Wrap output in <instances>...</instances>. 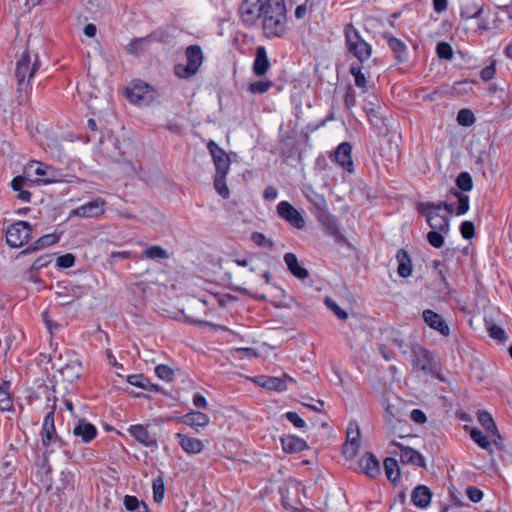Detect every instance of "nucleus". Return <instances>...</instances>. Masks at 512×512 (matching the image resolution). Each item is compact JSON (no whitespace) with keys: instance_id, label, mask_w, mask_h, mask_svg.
<instances>
[{"instance_id":"nucleus-1","label":"nucleus","mask_w":512,"mask_h":512,"mask_svg":"<svg viewBox=\"0 0 512 512\" xmlns=\"http://www.w3.org/2000/svg\"><path fill=\"white\" fill-rule=\"evenodd\" d=\"M40 64L38 55H32L27 49L17 59L14 75L17 80L16 98L19 105H24L28 102L32 90L31 80L39 69Z\"/></svg>"},{"instance_id":"nucleus-2","label":"nucleus","mask_w":512,"mask_h":512,"mask_svg":"<svg viewBox=\"0 0 512 512\" xmlns=\"http://www.w3.org/2000/svg\"><path fill=\"white\" fill-rule=\"evenodd\" d=\"M261 19L263 35L266 38L283 37L287 30L285 0H265Z\"/></svg>"},{"instance_id":"nucleus-3","label":"nucleus","mask_w":512,"mask_h":512,"mask_svg":"<svg viewBox=\"0 0 512 512\" xmlns=\"http://www.w3.org/2000/svg\"><path fill=\"white\" fill-rule=\"evenodd\" d=\"M344 36L347 51L352 54L359 63H364L371 57L372 46L362 38L360 32L352 23L345 25Z\"/></svg>"},{"instance_id":"nucleus-4","label":"nucleus","mask_w":512,"mask_h":512,"mask_svg":"<svg viewBox=\"0 0 512 512\" xmlns=\"http://www.w3.org/2000/svg\"><path fill=\"white\" fill-rule=\"evenodd\" d=\"M185 55L187 64H177L174 67L175 75L184 79L194 76L203 63V53L199 45L188 46L185 50Z\"/></svg>"},{"instance_id":"nucleus-5","label":"nucleus","mask_w":512,"mask_h":512,"mask_svg":"<svg viewBox=\"0 0 512 512\" xmlns=\"http://www.w3.org/2000/svg\"><path fill=\"white\" fill-rule=\"evenodd\" d=\"M32 227L26 221H17L6 230V242L12 248L26 244L31 237Z\"/></svg>"},{"instance_id":"nucleus-6","label":"nucleus","mask_w":512,"mask_h":512,"mask_svg":"<svg viewBox=\"0 0 512 512\" xmlns=\"http://www.w3.org/2000/svg\"><path fill=\"white\" fill-rule=\"evenodd\" d=\"M57 398L55 396L47 397V404L45 409L47 413L44 417L40 436L43 446L46 450L51 447V435L56 431L55 423H54V413L56 409Z\"/></svg>"},{"instance_id":"nucleus-7","label":"nucleus","mask_w":512,"mask_h":512,"mask_svg":"<svg viewBox=\"0 0 512 512\" xmlns=\"http://www.w3.org/2000/svg\"><path fill=\"white\" fill-rule=\"evenodd\" d=\"M265 0H243L239 13L243 24L247 27L254 26L262 17Z\"/></svg>"},{"instance_id":"nucleus-8","label":"nucleus","mask_w":512,"mask_h":512,"mask_svg":"<svg viewBox=\"0 0 512 512\" xmlns=\"http://www.w3.org/2000/svg\"><path fill=\"white\" fill-rule=\"evenodd\" d=\"M34 166V173L38 176L36 182L47 185L64 181L65 174L61 169L38 161L32 162L29 168Z\"/></svg>"},{"instance_id":"nucleus-9","label":"nucleus","mask_w":512,"mask_h":512,"mask_svg":"<svg viewBox=\"0 0 512 512\" xmlns=\"http://www.w3.org/2000/svg\"><path fill=\"white\" fill-rule=\"evenodd\" d=\"M417 210L426 217V221L431 229L439 230L444 234L449 233L450 219L448 215H441L437 209H425L424 202L418 204Z\"/></svg>"},{"instance_id":"nucleus-10","label":"nucleus","mask_w":512,"mask_h":512,"mask_svg":"<svg viewBox=\"0 0 512 512\" xmlns=\"http://www.w3.org/2000/svg\"><path fill=\"white\" fill-rule=\"evenodd\" d=\"M207 149L215 165V174H228L231 165L228 154L213 140L208 142Z\"/></svg>"},{"instance_id":"nucleus-11","label":"nucleus","mask_w":512,"mask_h":512,"mask_svg":"<svg viewBox=\"0 0 512 512\" xmlns=\"http://www.w3.org/2000/svg\"><path fill=\"white\" fill-rule=\"evenodd\" d=\"M277 214L280 218L288 222L297 229L305 226V220L300 212L287 201H281L277 205Z\"/></svg>"},{"instance_id":"nucleus-12","label":"nucleus","mask_w":512,"mask_h":512,"mask_svg":"<svg viewBox=\"0 0 512 512\" xmlns=\"http://www.w3.org/2000/svg\"><path fill=\"white\" fill-rule=\"evenodd\" d=\"M413 354V364L416 368L432 372L435 368L434 357L432 353L420 345H415L411 348Z\"/></svg>"},{"instance_id":"nucleus-13","label":"nucleus","mask_w":512,"mask_h":512,"mask_svg":"<svg viewBox=\"0 0 512 512\" xmlns=\"http://www.w3.org/2000/svg\"><path fill=\"white\" fill-rule=\"evenodd\" d=\"M255 382L268 390L283 392L287 390V383H294L295 380L284 374L283 377H273V376H258L255 379Z\"/></svg>"},{"instance_id":"nucleus-14","label":"nucleus","mask_w":512,"mask_h":512,"mask_svg":"<svg viewBox=\"0 0 512 512\" xmlns=\"http://www.w3.org/2000/svg\"><path fill=\"white\" fill-rule=\"evenodd\" d=\"M392 445L396 446L400 450V460L403 464L425 467V459L417 450L404 446L398 442H393Z\"/></svg>"},{"instance_id":"nucleus-15","label":"nucleus","mask_w":512,"mask_h":512,"mask_svg":"<svg viewBox=\"0 0 512 512\" xmlns=\"http://www.w3.org/2000/svg\"><path fill=\"white\" fill-rule=\"evenodd\" d=\"M424 322L431 328L438 331L443 336L450 334V328L442 316L433 310L426 309L422 313Z\"/></svg>"},{"instance_id":"nucleus-16","label":"nucleus","mask_w":512,"mask_h":512,"mask_svg":"<svg viewBox=\"0 0 512 512\" xmlns=\"http://www.w3.org/2000/svg\"><path fill=\"white\" fill-rule=\"evenodd\" d=\"M128 432L133 436L139 443L146 447L157 448L158 443L155 435H152L146 426L142 424L131 425L128 428Z\"/></svg>"},{"instance_id":"nucleus-17","label":"nucleus","mask_w":512,"mask_h":512,"mask_svg":"<svg viewBox=\"0 0 512 512\" xmlns=\"http://www.w3.org/2000/svg\"><path fill=\"white\" fill-rule=\"evenodd\" d=\"M352 146L349 142L341 143L335 151L336 162L347 172L354 171V164L351 156Z\"/></svg>"},{"instance_id":"nucleus-18","label":"nucleus","mask_w":512,"mask_h":512,"mask_svg":"<svg viewBox=\"0 0 512 512\" xmlns=\"http://www.w3.org/2000/svg\"><path fill=\"white\" fill-rule=\"evenodd\" d=\"M270 61L267 55V50L264 46H258L255 52V59L253 62L252 71L255 76L262 77L267 74L270 69Z\"/></svg>"},{"instance_id":"nucleus-19","label":"nucleus","mask_w":512,"mask_h":512,"mask_svg":"<svg viewBox=\"0 0 512 512\" xmlns=\"http://www.w3.org/2000/svg\"><path fill=\"white\" fill-rule=\"evenodd\" d=\"M75 215L86 218L98 217L104 213V201L96 199L74 210Z\"/></svg>"},{"instance_id":"nucleus-20","label":"nucleus","mask_w":512,"mask_h":512,"mask_svg":"<svg viewBox=\"0 0 512 512\" xmlns=\"http://www.w3.org/2000/svg\"><path fill=\"white\" fill-rule=\"evenodd\" d=\"M280 442L283 451L289 454L299 453L308 448L306 441L296 435H283Z\"/></svg>"},{"instance_id":"nucleus-21","label":"nucleus","mask_w":512,"mask_h":512,"mask_svg":"<svg viewBox=\"0 0 512 512\" xmlns=\"http://www.w3.org/2000/svg\"><path fill=\"white\" fill-rule=\"evenodd\" d=\"M16 484L9 478L0 482V506L10 505L17 500Z\"/></svg>"},{"instance_id":"nucleus-22","label":"nucleus","mask_w":512,"mask_h":512,"mask_svg":"<svg viewBox=\"0 0 512 512\" xmlns=\"http://www.w3.org/2000/svg\"><path fill=\"white\" fill-rule=\"evenodd\" d=\"M360 469L369 477L375 478L380 474V463L374 454L367 452L359 460Z\"/></svg>"},{"instance_id":"nucleus-23","label":"nucleus","mask_w":512,"mask_h":512,"mask_svg":"<svg viewBox=\"0 0 512 512\" xmlns=\"http://www.w3.org/2000/svg\"><path fill=\"white\" fill-rule=\"evenodd\" d=\"M477 419L479 423L483 426V428L487 431L489 436L493 438V442L498 444L497 440H501V436L498 432L497 426L491 416V414L487 411L480 410L477 413Z\"/></svg>"},{"instance_id":"nucleus-24","label":"nucleus","mask_w":512,"mask_h":512,"mask_svg":"<svg viewBox=\"0 0 512 512\" xmlns=\"http://www.w3.org/2000/svg\"><path fill=\"white\" fill-rule=\"evenodd\" d=\"M432 498V492L426 485L416 486L411 493V501L418 508L429 506Z\"/></svg>"},{"instance_id":"nucleus-25","label":"nucleus","mask_w":512,"mask_h":512,"mask_svg":"<svg viewBox=\"0 0 512 512\" xmlns=\"http://www.w3.org/2000/svg\"><path fill=\"white\" fill-rule=\"evenodd\" d=\"M73 434L80 437L84 443H88L97 436V429L93 424L80 419L73 429Z\"/></svg>"},{"instance_id":"nucleus-26","label":"nucleus","mask_w":512,"mask_h":512,"mask_svg":"<svg viewBox=\"0 0 512 512\" xmlns=\"http://www.w3.org/2000/svg\"><path fill=\"white\" fill-rule=\"evenodd\" d=\"M179 445L188 454H198L204 449V444L198 438L189 437L182 433L176 434Z\"/></svg>"},{"instance_id":"nucleus-27","label":"nucleus","mask_w":512,"mask_h":512,"mask_svg":"<svg viewBox=\"0 0 512 512\" xmlns=\"http://www.w3.org/2000/svg\"><path fill=\"white\" fill-rule=\"evenodd\" d=\"M284 262L290 273L298 279L304 280L309 277V272L306 268L302 267L294 253H286L284 255Z\"/></svg>"},{"instance_id":"nucleus-28","label":"nucleus","mask_w":512,"mask_h":512,"mask_svg":"<svg viewBox=\"0 0 512 512\" xmlns=\"http://www.w3.org/2000/svg\"><path fill=\"white\" fill-rule=\"evenodd\" d=\"M209 417L200 411H190L181 417V422L193 428H203L209 424Z\"/></svg>"},{"instance_id":"nucleus-29","label":"nucleus","mask_w":512,"mask_h":512,"mask_svg":"<svg viewBox=\"0 0 512 512\" xmlns=\"http://www.w3.org/2000/svg\"><path fill=\"white\" fill-rule=\"evenodd\" d=\"M398 263L397 273L402 278H407L412 274V261L409 253L405 249H399L396 254Z\"/></svg>"},{"instance_id":"nucleus-30","label":"nucleus","mask_w":512,"mask_h":512,"mask_svg":"<svg viewBox=\"0 0 512 512\" xmlns=\"http://www.w3.org/2000/svg\"><path fill=\"white\" fill-rule=\"evenodd\" d=\"M353 432L349 429L347 430V441L343 445V454L347 459L353 458L360 446V431L357 425H355V437H351Z\"/></svg>"},{"instance_id":"nucleus-31","label":"nucleus","mask_w":512,"mask_h":512,"mask_svg":"<svg viewBox=\"0 0 512 512\" xmlns=\"http://www.w3.org/2000/svg\"><path fill=\"white\" fill-rule=\"evenodd\" d=\"M384 338L387 343L394 344L403 353H407V344L404 335L395 328H386L383 331Z\"/></svg>"},{"instance_id":"nucleus-32","label":"nucleus","mask_w":512,"mask_h":512,"mask_svg":"<svg viewBox=\"0 0 512 512\" xmlns=\"http://www.w3.org/2000/svg\"><path fill=\"white\" fill-rule=\"evenodd\" d=\"M127 382L135 387L142 388L149 392H163L162 388L159 385L153 384L148 378H146L142 374L129 375L127 377Z\"/></svg>"},{"instance_id":"nucleus-33","label":"nucleus","mask_w":512,"mask_h":512,"mask_svg":"<svg viewBox=\"0 0 512 512\" xmlns=\"http://www.w3.org/2000/svg\"><path fill=\"white\" fill-rule=\"evenodd\" d=\"M151 41V36L141 37V38H133L130 43L125 47V51L129 55L140 56L147 49L148 45Z\"/></svg>"},{"instance_id":"nucleus-34","label":"nucleus","mask_w":512,"mask_h":512,"mask_svg":"<svg viewBox=\"0 0 512 512\" xmlns=\"http://www.w3.org/2000/svg\"><path fill=\"white\" fill-rule=\"evenodd\" d=\"M59 241V237L55 234H46L38 238L35 242L31 243L24 251V254L32 253L51 246Z\"/></svg>"},{"instance_id":"nucleus-35","label":"nucleus","mask_w":512,"mask_h":512,"mask_svg":"<svg viewBox=\"0 0 512 512\" xmlns=\"http://www.w3.org/2000/svg\"><path fill=\"white\" fill-rule=\"evenodd\" d=\"M387 39L389 48L395 53V58L398 62L406 60L407 46L404 42L394 36H384Z\"/></svg>"},{"instance_id":"nucleus-36","label":"nucleus","mask_w":512,"mask_h":512,"mask_svg":"<svg viewBox=\"0 0 512 512\" xmlns=\"http://www.w3.org/2000/svg\"><path fill=\"white\" fill-rule=\"evenodd\" d=\"M383 465L387 479L392 483L399 481L401 472L397 460L388 457L384 460Z\"/></svg>"},{"instance_id":"nucleus-37","label":"nucleus","mask_w":512,"mask_h":512,"mask_svg":"<svg viewBox=\"0 0 512 512\" xmlns=\"http://www.w3.org/2000/svg\"><path fill=\"white\" fill-rule=\"evenodd\" d=\"M484 11V5L476 2L467 3L462 6L460 15L463 19H481Z\"/></svg>"},{"instance_id":"nucleus-38","label":"nucleus","mask_w":512,"mask_h":512,"mask_svg":"<svg viewBox=\"0 0 512 512\" xmlns=\"http://www.w3.org/2000/svg\"><path fill=\"white\" fill-rule=\"evenodd\" d=\"M26 178L23 176H16L11 181V188L18 192L17 198L25 201L30 202L31 199V193L28 190L24 189V186L26 185Z\"/></svg>"},{"instance_id":"nucleus-39","label":"nucleus","mask_w":512,"mask_h":512,"mask_svg":"<svg viewBox=\"0 0 512 512\" xmlns=\"http://www.w3.org/2000/svg\"><path fill=\"white\" fill-rule=\"evenodd\" d=\"M82 367L78 362H72L66 364L61 370L60 373L65 380L68 382H73L75 379H78L81 376Z\"/></svg>"},{"instance_id":"nucleus-40","label":"nucleus","mask_w":512,"mask_h":512,"mask_svg":"<svg viewBox=\"0 0 512 512\" xmlns=\"http://www.w3.org/2000/svg\"><path fill=\"white\" fill-rule=\"evenodd\" d=\"M8 388L9 383L6 381L0 385V411L2 412L10 411L13 408V400Z\"/></svg>"},{"instance_id":"nucleus-41","label":"nucleus","mask_w":512,"mask_h":512,"mask_svg":"<svg viewBox=\"0 0 512 512\" xmlns=\"http://www.w3.org/2000/svg\"><path fill=\"white\" fill-rule=\"evenodd\" d=\"M364 110L367 114V118H368L369 122L371 123V125L375 129H377L379 132H381V130L386 126L385 118L380 115V113L377 109H374V108L367 109L365 107Z\"/></svg>"},{"instance_id":"nucleus-42","label":"nucleus","mask_w":512,"mask_h":512,"mask_svg":"<svg viewBox=\"0 0 512 512\" xmlns=\"http://www.w3.org/2000/svg\"><path fill=\"white\" fill-rule=\"evenodd\" d=\"M143 256L147 259H168L169 254L166 249L154 245L149 246L143 251Z\"/></svg>"},{"instance_id":"nucleus-43","label":"nucleus","mask_w":512,"mask_h":512,"mask_svg":"<svg viewBox=\"0 0 512 512\" xmlns=\"http://www.w3.org/2000/svg\"><path fill=\"white\" fill-rule=\"evenodd\" d=\"M349 71L354 77L355 85L359 88H366L367 80L360 64L352 63Z\"/></svg>"},{"instance_id":"nucleus-44","label":"nucleus","mask_w":512,"mask_h":512,"mask_svg":"<svg viewBox=\"0 0 512 512\" xmlns=\"http://www.w3.org/2000/svg\"><path fill=\"white\" fill-rule=\"evenodd\" d=\"M226 175L227 174H215L214 177V187L217 193L222 196L224 199L229 198V189L226 185Z\"/></svg>"},{"instance_id":"nucleus-45","label":"nucleus","mask_w":512,"mask_h":512,"mask_svg":"<svg viewBox=\"0 0 512 512\" xmlns=\"http://www.w3.org/2000/svg\"><path fill=\"white\" fill-rule=\"evenodd\" d=\"M456 186L462 192H469L473 188V180L468 172H461L456 178Z\"/></svg>"},{"instance_id":"nucleus-46","label":"nucleus","mask_w":512,"mask_h":512,"mask_svg":"<svg viewBox=\"0 0 512 512\" xmlns=\"http://www.w3.org/2000/svg\"><path fill=\"white\" fill-rule=\"evenodd\" d=\"M273 85H274V83L272 81H270V80H266V81L260 80V81H256V82L250 83L248 85V91L251 94H264Z\"/></svg>"},{"instance_id":"nucleus-47","label":"nucleus","mask_w":512,"mask_h":512,"mask_svg":"<svg viewBox=\"0 0 512 512\" xmlns=\"http://www.w3.org/2000/svg\"><path fill=\"white\" fill-rule=\"evenodd\" d=\"M470 437L481 448L488 449L490 447L488 436L485 435L480 429L472 428L470 431Z\"/></svg>"},{"instance_id":"nucleus-48","label":"nucleus","mask_w":512,"mask_h":512,"mask_svg":"<svg viewBox=\"0 0 512 512\" xmlns=\"http://www.w3.org/2000/svg\"><path fill=\"white\" fill-rule=\"evenodd\" d=\"M476 121L473 112L469 109H461L457 114V122L461 126H472Z\"/></svg>"},{"instance_id":"nucleus-49","label":"nucleus","mask_w":512,"mask_h":512,"mask_svg":"<svg viewBox=\"0 0 512 512\" xmlns=\"http://www.w3.org/2000/svg\"><path fill=\"white\" fill-rule=\"evenodd\" d=\"M444 233L439 230L429 231L427 233V241L434 248H441L444 245Z\"/></svg>"},{"instance_id":"nucleus-50","label":"nucleus","mask_w":512,"mask_h":512,"mask_svg":"<svg viewBox=\"0 0 512 512\" xmlns=\"http://www.w3.org/2000/svg\"><path fill=\"white\" fill-rule=\"evenodd\" d=\"M153 499L156 503H161L164 499L165 487L161 477L153 480Z\"/></svg>"},{"instance_id":"nucleus-51","label":"nucleus","mask_w":512,"mask_h":512,"mask_svg":"<svg viewBox=\"0 0 512 512\" xmlns=\"http://www.w3.org/2000/svg\"><path fill=\"white\" fill-rule=\"evenodd\" d=\"M155 374L158 378L166 382H171L174 379V371L164 364L155 367Z\"/></svg>"},{"instance_id":"nucleus-52","label":"nucleus","mask_w":512,"mask_h":512,"mask_svg":"<svg viewBox=\"0 0 512 512\" xmlns=\"http://www.w3.org/2000/svg\"><path fill=\"white\" fill-rule=\"evenodd\" d=\"M436 53L440 59L451 60L453 58L452 47L447 42H439L436 46Z\"/></svg>"},{"instance_id":"nucleus-53","label":"nucleus","mask_w":512,"mask_h":512,"mask_svg":"<svg viewBox=\"0 0 512 512\" xmlns=\"http://www.w3.org/2000/svg\"><path fill=\"white\" fill-rule=\"evenodd\" d=\"M488 333L491 338L497 340L499 343H505L508 339L505 330L496 324H493L488 328Z\"/></svg>"},{"instance_id":"nucleus-54","label":"nucleus","mask_w":512,"mask_h":512,"mask_svg":"<svg viewBox=\"0 0 512 512\" xmlns=\"http://www.w3.org/2000/svg\"><path fill=\"white\" fill-rule=\"evenodd\" d=\"M76 261V257L71 253H66L64 255L58 256L56 259V265L59 268L66 269L74 266Z\"/></svg>"},{"instance_id":"nucleus-55","label":"nucleus","mask_w":512,"mask_h":512,"mask_svg":"<svg viewBox=\"0 0 512 512\" xmlns=\"http://www.w3.org/2000/svg\"><path fill=\"white\" fill-rule=\"evenodd\" d=\"M251 240L253 241V243L260 247H266L271 249L274 246L273 241L266 238V236L261 232H253L251 235Z\"/></svg>"},{"instance_id":"nucleus-56","label":"nucleus","mask_w":512,"mask_h":512,"mask_svg":"<svg viewBox=\"0 0 512 512\" xmlns=\"http://www.w3.org/2000/svg\"><path fill=\"white\" fill-rule=\"evenodd\" d=\"M325 304L328 308H330L333 313L341 320H346L348 318V314L342 308H340L337 303L331 299L330 297L325 298Z\"/></svg>"},{"instance_id":"nucleus-57","label":"nucleus","mask_w":512,"mask_h":512,"mask_svg":"<svg viewBox=\"0 0 512 512\" xmlns=\"http://www.w3.org/2000/svg\"><path fill=\"white\" fill-rule=\"evenodd\" d=\"M424 207L425 209H437L438 211L444 209L447 212L446 215L448 216L454 211V205L448 202H424Z\"/></svg>"},{"instance_id":"nucleus-58","label":"nucleus","mask_w":512,"mask_h":512,"mask_svg":"<svg viewBox=\"0 0 512 512\" xmlns=\"http://www.w3.org/2000/svg\"><path fill=\"white\" fill-rule=\"evenodd\" d=\"M460 233L466 240H470L475 235V226L471 221H463L460 225Z\"/></svg>"},{"instance_id":"nucleus-59","label":"nucleus","mask_w":512,"mask_h":512,"mask_svg":"<svg viewBox=\"0 0 512 512\" xmlns=\"http://www.w3.org/2000/svg\"><path fill=\"white\" fill-rule=\"evenodd\" d=\"M496 61L492 60L491 63L484 67L480 72V77L483 81H490L495 77Z\"/></svg>"},{"instance_id":"nucleus-60","label":"nucleus","mask_w":512,"mask_h":512,"mask_svg":"<svg viewBox=\"0 0 512 512\" xmlns=\"http://www.w3.org/2000/svg\"><path fill=\"white\" fill-rule=\"evenodd\" d=\"M149 89L148 85L145 86H134L129 92L128 97L131 102H138L144 99L143 90Z\"/></svg>"},{"instance_id":"nucleus-61","label":"nucleus","mask_w":512,"mask_h":512,"mask_svg":"<svg viewBox=\"0 0 512 512\" xmlns=\"http://www.w3.org/2000/svg\"><path fill=\"white\" fill-rule=\"evenodd\" d=\"M284 417L291 422L296 428H304L306 426L305 421L293 411L286 412Z\"/></svg>"},{"instance_id":"nucleus-62","label":"nucleus","mask_w":512,"mask_h":512,"mask_svg":"<svg viewBox=\"0 0 512 512\" xmlns=\"http://www.w3.org/2000/svg\"><path fill=\"white\" fill-rule=\"evenodd\" d=\"M144 501H139L137 497L126 495L123 500V504L126 510L133 512L139 508L140 504Z\"/></svg>"},{"instance_id":"nucleus-63","label":"nucleus","mask_w":512,"mask_h":512,"mask_svg":"<svg viewBox=\"0 0 512 512\" xmlns=\"http://www.w3.org/2000/svg\"><path fill=\"white\" fill-rule=\"evenodd\" d=\"M458 201V205L456 207V215L457 216H460V215H464L465 213L468 212L469 210V196L468 195H463L461 197H459V200Z\"/></svg>"},{"instance_id":"nucleus-64","label":"nucleus","mask_w":512,"mask_h":512,"mask_svg":"<svg viewBox=\"0 0 512 512\" xmlns=\"http://www.w3.org/2000/svg\"><path fill=\"white\" fill-rule=\"evenodd\" d=\"M466 494H467L469 500L474 503H478L483 498V492L475 486H469L466 489Z\"/></svg>"}]
</instances>
